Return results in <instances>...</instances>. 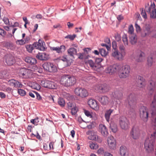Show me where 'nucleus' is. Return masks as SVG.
<instances>
[{"mask_svg":"<svg viewBox=\"0 0 156 156\" xmlns=\"http://www.w3.org/2000/svg\"><path fill=\"white\" fill-rule=\"evenodd\" d=\"M99 131L101 134L104 136H106L108 134V130L105 125L102 124L99 125Z\"/></svg>","mask_w":156,"mask_h":156,"instance_id":"412c9836","label":"nucleus"},{"mask_svg":"<svg viewBox=\"0 0 156 156\" xmlns=\"http://www.w3.org/2000/svg\"><path fill=\"white\" fill-rule=\"evenodd\" d=\"M120 68V65L115 64L107 67L105 69V72L106 73L112 75L118 71Z\"/></svg>","mask_w":156,"mask_h":156,"instance_id":"39448f33","label":"nucleus"},{"mask_svg":"<svg viewBox=\"0 0 156 156\" xmlns=\"http://www.w3.org/2000/svg\"><path fill=\"white\" fill-rule=\"evenodd\" d=\"M36 58L41 60H46L48 59L49 58V55L45 53H40L37 54Z\"/></svg>","mask_w":156,"mask_h":156,"instance_id":"6ab92c4d","label":"nucleus"},{"mask_svg":"<svg viewBox=\"0 0 156 156\" xmlns=\"http://www.w3.org/2000/svg\"><path fill=\"white\" fill-rule=\"evenodd\" d=\"M5 29L7 31H9L10 30H12V33L14 34L16 30H17V28H14L12 26L10 27L5 26L4 27Z\"/></svg>","mask_w":156,"mask_h":156,"instance_id":"e433bc0d","label":"nucleus"},{"mask_svg":"<svg viewBox=\"0 0 156 156\" xmlns=\"http://www.w3.org/2000/svg\"><path fill=\"white\" fill-rule=\"evenodd\" d=\"M84 112L85 115L87 117H89L90 118L91 117V113L89 111L84 110Z\"/></svg>","mask_w":156,"mask_h":156,"instance_id":"052dcab7","label":"nucleus"},{"mask_svg":"<svg viewBox=\"0 0 156 156\" xmlns=\"http://www.w3.org/2000/svg\"><path fill=\"white\" fill-rule=\"evenodd\" d=\"M108 44V45H106L105 47L108 50H109L110 49V41L109 38H107L105 41Z\"/></svg>","mask_w":156,"mask_h":156,"instance_id":"8fccbe9b","label":"nucleus"},{"mask_svg":"<svg viewBox=\"0 0 156 156\" xmlns=\"http://www.w3.org/2000/svg\"><path fill=\"white\" fill-rule=\"evenodd\" d=\"M148 113V109L146 107L142 106L140 108L139 111L140 116L144 122H146L147 121Z\"/></svg>","mask_w":156,"mask_h":156,"instance_id":"20e7f679","label":"nucleus"},{"mask_svg":"<svg viewBox=\"0 0 156 156\" xmlns=\"http://www.w3.org/2000/svg\"><path fill=\"white\" fill-rule=\"evenodd\" d=\"M58 103L61 107H63L65 106V102L64 100L62 98H59L58 99Z\"/></svg>","mask_w":156,"mask_h":156,"instance_id":"a19ab883","label":"nucleus"},{"mask_svg":"<svg viewBox=\"0 0 156 156\" xmlns=\"http://www.w3.org/2000/svg\"><path fill=\"white\" fill-rule=\"evenodd\" d=\"M153 58L152 57L149 56L147 58V65L149 66H151L153 63Z\"/></svg>","mask_w":156,"mask_h":156,"instance_id":"09e8293b","label":"nucleus"},{"mask_svg":"<svg viewBox=\"0 0 156 156\" xmlns=\"http://www.w3.org/2000/svg\"><path fill=\"white\" fill-rule=\"evenodd\" d=\"M155 5L154 3H151L149 7H145V9L147 12H150L151 11L150 13V17L151 18H156V9L155 8Z\"/></svg>","mask_w":156,"mask_h":156,"instance_id":"f8f14e48","label":"nucleus"},{"mask_svg":"<svg viewBox=\"0 0 156 156\" xmlns=\"http://www.w3.org/2000/svg\"><path fill=\"white\" fill-rule=\"evenodd\" d=\"M127 99L128 101L129 105L132 109V112H133L134 111L133 107L135 104V100L134 95L132 94H130L128 96Z\"/></svg>","mask_w":156,"mask_h":156,"instance_id":"dca6fc26","label":"nucleus"},{"mask_svg":"<svg viewBox=\"0 0 156 156\" xmlns=\"http://www.w3.org/2000/svg\"><path fill=\"white\" fill-rule=\"evenodd\" d=\"M38 118H36L34 119H32L30 120L31 122L35 125H37V123L39 122Z\"/></svg>","mask_w":156,"mask_h":156,"instance_id":"bf43d9fd","label":"nucleus"},{"mask_svg":"<svg viewBox=\"0 0 156 156\" xmlns=\"http://www.w3.org/2000/svg\"><path fill=\"white\" fill-rule=\"evenodd\" d=\"M122 40L124 43V45L125 46L128 45V42L127 39V36L126 35L124 34L122 36Z\"/></svg>","mask_w":156,"mask_h":156,"instance_id":"58836bf2","label":"nucleus"},{"mask_svg":"<svg viewBox=\"0 0 156 156\" xmlns=\"http://www.w3.org/2000/svg\"><path fill=\"white\" fill-rule=\"evenodd\" d=\"M112 47L113 48V50H113L115 49H117V44L115 41H114L112 42Z\"/></svg>","mask_w":156,"mask_h":156,"instance_id":"e2e57ef3","label":"nucleus"},{"mask_svg":"<svg viewBox=\"0 0 156 156\" xmlns=\"http://www.w3.org/2000/svg\"><path fill=\"white\" fill-rule=\"evenodd\" d=\"M75 93L76 95L82 98L86 97L88 95L87 91L85 89L80 87L76 88Z\"/></svg>","mask_w":156,"mask_h":156,"instance_id":"9b49d317","label":"nucleus"},{"mask_svg":"<svg viewBox=\"0 0 156 156\" xmlns=\"http://www.w3.org/2000/svg\"><path fill=\"white\" fill-rule=\"evenodd\" d=\"M88 122H86L84 121H83L82 122H81L80 123V126L81 128L83 129H84L86 128V126H87V123H88Z\"/></svg>","mask_w":156,"mask_h":156,"instance_id":"6e6d98bb","label":"nucleus"},{"mask_svg":"<svg viewBox=\"0 0 156 156\" xmlns=\"http://www.w3.org/2000/svg\"><path fill=\"white\" fill-rule=\"evenodd\" d=\"M26 94V92L23 90L20 89V95L23 96Z\"/></svg>","mask_w":156,"mask_h":156,"instance_id":"338daca9","label":"nucleus"},{"mask_svg":"<svg viewBox=\"0 0 156 156\" xmlns=\"http://www.w3.org/2000/svg\"><path fill=\"white\" fill-rule=\"evenodd\" d=\"M99 51V53L102 56L105 57L108 54L107 51L103 48L100 49Z\"/></svg>","mask_w":156,"mask_h":156,"instance_id":"37998d69","label":"nucleus"},{"mask_svg":"<svg viewBox=\"0 0 156 156\" xmlns=\"http://www.w3.org/2000/svg\"><path fill=\"white\" fill-rule=\"evenodd\" d=\"M115 40L118 42H119L121 41V37L120 35L119 34H117L115 36Z\"/></svg>","mask_w":156,"mask_h":156,"instance_id":"69168bd1","label":"nucleus"},{"mask_svg":"<svg viewBox=\"0 0 156 156\" xmlns=\"http://www.w3.org/2000/svg\"><path fill=\"white\" fill-rule=\"evenodd\" d=\"M119 76L120 78H126L129 75L130 68L129 66L126 65L121 67L119 71Z\"/></svg>","mask_w":156,"mask_h":156,"instance_id":"7ed1b4c3","label":"nucleus"},{"mask_svg":"<svg viewBox=\"0 0 156 156\" xmlns=\"http://www.w3.org/2000/svg\"><path fill=\"white\" fill-rule=\"evenodd\" d=\"M26 48L27 51L29 52H31L32 50L34 49V47L33 46V44L31 45H27L26 46Z\"/></svg>","mask_w":156,"mask_h":156,"instance_id":"79ce46f5","label":"nucleus"},{"mask_svg":"<svg viewBox=\"0 0 156 156\" xmlns=\"http://www.w3.org/2000/svg\"><path fill=\"white\" fill-rule=\"evenodd\" d=\"M119 153L121 156H126L128 153L126 147L124 146H121L120 147Z\"/></svg>","mask_w":156,"mask_h":156,"instance_id":"a878e982","label":"nucleus"},{"mask_svg":"<svg viewBox=\"0 0 156 156\" xmlns=\"http://www.w3.org/2000/svg\"><path fill=\"white\" fill-rule=\"evenodd\" d=\"M9 82L11 86H14L15 87L19 88L20 87V83L16 80L12 79L10 80Z\"/></svg>","mask_w":156,"mask_h":156,"instance_id":"7c9ffc66","label":"nucleus"},{"mask_svg":"<svg viewBox=\"0 0 156 156\" xmlns=\"http://www.w3.org/2000/svg\"><path fill=\"white\" fill-rule=\"evenodd\" d=\"M60 62L62 61L64 63L65 65L67 66H69V61L65 57H60L59 58Z\"/></svg>","mask_w":156,"mask_h":156,"instance_id":"c9c22d12","label":"nucleus"},{"mask_svg":"<svg viewBox=\"0 0 156 156\" xmlns=\"http://www.w3.org/2000/svg\"><path fill=\"white\" fill-rule=\"evenodd\" d=\"M129 41L132 44H136L137 42V38L135 34H131L129 35Z\"/></svg>","mask_w":156,"mask_h":156,"instance_id":"2f4dec72","label":"nucleus"},{"mask_svg":"<svg viewBox=\"0 0 156 156\" xmlns=\"http://www.w3.org/2000/svg\"><path fill=\"white\" fill-rule=\"evenodd\" d=\"M89 139L93 140L96 141L100 143H101L102 140L101 138L96 134H92L89 137Z\"/></svg>","mask_w":156,"mask_h":156,"instance_id":"b1692460","label":"nucleus"},{"mask_svg":"<svg viewBox=\"0 0 156 156\" xmlns=\"http://www.w3.org/2000/svg\"><path fill=\"white\" fill-rule=\"evenodd\" d=\"M30 40V38L28 37H26L24 40H20V44H23L27 43Z\"/></svg>","mask_w":156,"mask_h":156,"instance_id":"c03bdc74","label":"nucleus"},{"mask_svg":"<svg viewBox=\"0 0 156 156\" xmlns=\"http://www.w3.org/2000/svg\"><path fill=\"white\" fill-rule=\"evenodd\" d=\"M119 124L121 128L126 130L129 128V120L124 116H121L119 119Z\"/></svg>","mask_w":156,"mask_h":156,"instance_id":"6e6552de","label":"nucleus"},{"mask_svg":"<svg viewBox=\"0 0 156 156\" xmlns=\"http://www.w3.org/2000/svg\"><path fill=\"white\" fill-rule=\"evenodd\" d=\"M76 35L73 34L72 35H68L65 37V38H69L71 40H73L76 37Z\"/></svg>","mask_w":156,"mask_h":156,"instance_id":"3c124183","label":"nucleus"},{"mask_svg":"<svg viewBox=\"0 0 156 156\" xmlns=\"http://www.w3.org/2000/svg\"><path fill=\"white\" fill-rule=\"evenodd\" d=\"M89 64L91 68L94 69H95L97 67V64H95L92 60H90L89 61Z\"/></svg>","mask_w":156,"mask_h":156,"instance_id":"ea45409f","label":"nucleus"},{"mask_svg":"<svg viewBox=\"0 0 156 156\" xmlns=\"http://www.w3.org/2000/svg\"><path fill=\"white\" fill-rule=\"evenodd\" d=\"M76 80L74 76L66 75L62 76L60 80L61 84L66 87H69L74 85L76 83Z\"/></svg>","mask_w":156,"mask_h":156,"instance_id":"f03ea898","label":"nucleus"},{"mask_svg":"<svg viewBox=\"0 0 156 156\" xmlns=\"http://www.w3.org/2000/svg\"><path fill=\"white\" fill-rule=\"evenodd\" d=\"M67 104L68 108L70 109L73 108H74L76 105L75 103H73L71 101L69 102Z\"/></svg>","mask_w":156,"mask_h":156,"instance_id":"603ef678","label":"nucleus"},{"mask_svg":"<svg viewBox=\"0 0 156 156\" xmlns=\"http://www.w3.org/2000/svg\"><path fill=\"white\" fill-rule=\"evenodd\" d=\"M97 99L103 105H106L108 104L109 102V98L106 96L98 97Z\"/></svg>","mask_w":156,"mask_h":156,"instance_id":"aec40b11","label":"nucleus"},{"mask_svg":"<svg viewBox=\"0 0 156 156\" xmlns=\"http://www.w3.org/2000/svg\"><path fill=\"white\" fill-rule=\"evenodd\" d=\"M44 45V42L40 39L38 40V42H35L33 44V46L35 48L41 51H44L45 50Z\"/></svg>","mask_w":156,"mask_h":156,"instance_id":"ddd939ff","label":"nucleus"},{"mask_svg":"<svg viewBox=\"0 0 156 156\" xmlns=\"http://www.w3.org/2000/svg\"><path fill=\"white\" fill-rule=\"evenodd\" d=\"M110 128L112 131L115 133L117 130V125L115 124L112 123L110 124Z\"/></svg>","mask_w":156,"mask_h":156,"instance_id":"f704fd0d","label":"nucleus"},{"mask_svg":"<svg viewBox=\"0 0 156 156\" xmlns=\"http://www.w3.org/2000/svg\"><path fill=\"white\" fill-rule=\"evenodd\" d=\"M137 86L140 87H143L145 85V80L141 76H139L138 77L137 81Z\"/></svg>","mask_w":156,"mask_h":156,"instance_id":"393cba45","label":"nucleus"},{"mask_svg":"<svg viewBox=\"0 0 156 156\" xmlns=\"http://www.w3.org/2000/svg\"><path fill=\"white\" fill-rule=\"evenodd\" d=\"M140 11H141V14L143 18L145 19H147V15L145 10L143 8H142L140 9Z\"/></svg>","mask_w":156,"mask_h":156,"instance_id":"a18cd8bd","label":"nucleus"},{"mask_svg":"<svg viewBox=\"0 0 156 156\" xmlns=\"http://www.w3.org/2000/svg\"><path fill=\"white\" fill-rule=\"evenodd\" d=\"M136 60L137 62H141L145 60L146 56L145 53L140 49L136 50Z\"/></svg>","mask_w":156,"mask_h":156,"instance_id":"9d476101","label":"nucleus"},{"mask_svg":"<svg viewBox=\"0 0 156 156\" xmlns=\"http://www.w3.org/2000/svg\"><path fill=\"white\" fill-rule=\"evenodd\" d=\"M6 72L3 71L0 73V79L4 78L5 77Z\"/></svg>","mask_w":156,"mask_h":156,"instance_id":"680f3d73","label":"nucleus"},{"mask_svg":"<svg viewBox=\"0 0 156 156\" xmlns=\"http://www.w3.org/2000/svg\"><path fill=\"white\" fill-rule=\"evenodd\" d=\"M78 58L81 59L87 58L85 54L84 53H80L78 55Z\"/></svg>","mask_w":156,"mask_h":156,"instance_id":"13d9d810","label":"nucleus"},{"mask_svg":"<svg viewBox=\"0 0 156 156\" xmlns=\"http://www.w3.org/2000/svg\"><path fill=\"white\" fill-rule=\"evenodd\" d=\"M88 103L92 108L95 110H98L99 109V105L95 100L91 99H90L88 101Z\"/></svg>","mask_w":156,"mask_h":156,"instance_id":"a211bd4d","label":"nucleus"},{"mask_svg":"<svg viewBox=\"0 0 156 156\" xmlns=\"http://www.w3.org/2000/svg\"><path fill=\"white\" fill-rule=\"evenodd\" d=\"M135 27L136 31L137 32H138L140 31V27L136 23L135 24Z\"/></svg>","mask_w":156,"mask_h":156,"instance_id":"774afa93","label":"nucleus"},{"mask_svg":"<svg viewBox=\"0 0 156 156\" xmlns=\"http://www.w3.org/2000/svg\"><path fill=\"white\" fill-rule=\"evenodd\" d=\"M71 112L73 115H75L77 112V108L76 105L74 108H72L71 109Z\"/></svg>","mask_w":156,"mask_h":156,"instance_id":"5fc2aeb1","label":"nucleus"},{"mask_svg":"<svg viewBox=\"0 0 156 156\" xmlns=\"http://www.w3.org/2000/svg\"><path fill=\"white\" fill-rule=\"evenodd\" d=\"M32 71L30 69L24 68L20 69V77L23 78H30L32 77Z\"/></svg>","mask_w":156,"mask_h":156,"instance_id":"423d86ee","label":"nucleus"},{"mask_svg":"<svg viewBox=\"0 0 156 156\" xmlns=\"http://www.w3.org/2000/svg\"><path fill=\"white\" fill-rule=\"evenodd\" d=\"M140 135V130L139 127L134 126L133 127L130 133V136L134 140L138 139Z\"/></svg>","mask_w":156,"mask_h":156,"instance_id":"0eeeda50","label":"nucleus"},{"mask_svg":"<svg viewBox=\"0 0 156 156\" xmlns=\"http://www.w3.org/2000/svg\"><path fill=\"white\" fill-rule=\"evenodd\" d=\"M4 60L7 64L10 66L13 65L15 62L13 57L10 54L5 56Z\"/></svg>","mask_w":156,"mask_h":156,"instance_id":"2eb2a0df","label":"nucleus"},{"mask_svg":"<svg viewBox=\"0 0 156 156\" xmlns=\"http://www.w3.org/2000/svg\"><path fill=\"white\" fill-rule=\"evenodd\" d=\"M65 46L61 45L60 47H51L50 48L51 50L55 51L58 53H62L65 50Z\"/></svg>","mask_w":156,"mask_h":156,"instance_id":"5701e85b","label":"nucleus"},{"mask_svg":"<svg viewBox=\"0 0 156 156\" xmlns=\"http://www.w3.org/2000/svg\"><path fill=\"white\" fill-rule=\"evenodd\" d=\"M113 96L115 98H116L118 99L121 98L122 96V94L121 91H115L114 94H113Z\"/></svg>","mask_w":156,"mask_h":156,"instance_id":"473e14b6","label":"nucleus"},{"mask_svg":"<svg viewBox=\"0 0 156 156\" xmlns=\"http://www.w3.org/2000/svg\"><path fill=\"white\" fill-rule=\"evenodd\" d=\"M90 118H92L94 120H96L98 119V115L95 113H91V117Z\"/></svg>","mask_w":156,"mask_h":156,"instance_id":"4d7b16f0","label":"nucleus"},{"mask_svg":"<svg viewBox=\"0 0 156 156\" xmlns=\"http://www.w3.org/2000/svg\"><path fill=\"white\" fill-rule=\"evenodd\" d=\"M114 111V110L112 109H109L106 111L105 113V119L108 122H109L110 115Z\"/></svg>","mask_w":156,"mask_h":156,"instance_id":"c85d7f7f","label":"nucleus"},{"mask_svg":"<svg viewBox=\"0 0 156 156\" xmlns=\"http://www.w3.org/2000/svg\"><path fill=\"white\" fill-rule=\"evenodd\" d=\"M67 52L70 56L73 57L74 55L76 54L77 50L74 48H71L68 50Z\"/></svg>","mask_w":156,"mask_h":156,"instance_id":"c756f323","label":"nucleus"},{"mask_svg":"<svg viewBox=\"0 0 156 156\" xmlns=\"http://www.w3.org/2000/svg\"><path fill=\"white\" fill-rule=\"evenodd\" d=\"M90 147L92 149H96L98 147V145L97 144L94 143H90Z\"/></svg>","mask_w":156,"mask_h":156,"instance_id":"de8ad7c7","label":"nucleus"},{"mask_svg":"<svg viewBox=\"0 0 156 156\" xmlns=\"http://www.w3.org/2000/svg\"><path fill=\"white\" fill-rule=\"evenodd\" d=\"M3 46L8 49L13 50L15 48V46L10 42H5L3 43Z\"/></svg>","mask_w":156,"mask_h":156,"instance_id":"bb28decb","label":"nucleus"},{"mask_svg":"<svg viewBox=\"0 0 156 156\" xmlns=\"http://www.w3.org/2000/svg\"><path fill=\"white\" fill-rule=\"evenodd\" d=\"M49 83V81L48 80H42L41 84L42 87L48 88Z\"/></svg>","mask_w":156,"mask_h":156,"instance_id":"4c0bfd02","label":"nucleus"},{"mask_svg":"<svg viewBox=\"0 0 156 156\" xmlns=\"http://www.w3.org/2000/svg\"><path fill=\"white\" fill-rule=\"evenodd\" d=\"M108 143L109 147L114 149L115 147L116 142L115 140L112 136H110L108 139Z\"/></svg>","mask_w":156,"mask_h":156,"instance_id":"f3484780","label":"nucleus"},{"mask_svg":"<svg viewBox=\"0 0 156 156\" xmlns=\"http://www.w3.org/2000/svg\"><path fill=\"white\" fill-rule=\"evenodd\" d=\"M144 148L148 153H150L153 150L152 145L148 140H146L145 141L144 143Z\"/></svg>","mask_w":156,"mask_h":156,"instance_id":"4be33fe9","label":"nucleus"},{"mask_svg":"<svg viewBox=\"0 0 156 156\" xmlns=\"http://www.w3.org/2000/svg\"><path fill=\"white\" fill-rule=\"evenodd\" d=\"M42 66L45 70L50 72H55L57 70L56 66L50 62L44 63L43 64Z\"/></svg>","mask_w":156,"mask_h":156,"instance_id":"1a4fd4ad","label":"nucleus"},{"mask_svg":"<svg viewBox=\"0 0 156 156\" xmlns=\"http://www.w3.org/2000/svg\"><path fill=\"white\" fill-rule=\"evenodd\" d=\"M151 32L150 25L146 24L144 27L143 30L141 33V36L143 37H145L149 35Z\"/></svg>","mask_w":156,"mask_h":156,"instance_id":"4468645a","label":"nucleus"},{"mask_svg":"<svg viewBox=\"0 0 156 156\" xmlns=\"http://www.w3.org/2000/svg\"><path fill=\"white\" fill-rule=\"evenodd\" d=\"M25 61L31 65L35 64L37 63V61L35 58L32 57H27L25 59Z\"/></svg>","mask_w":156,"mask_h":156,"instance_id":"cd10ccee","label":"nucleus"},{"mask_svg":"<svg viewBox=\"0 0 156 156\" xmlns=\"http://www.w3.org/2000/svg\"><path fill=\"white\" fill-rule=\"evenodd\" d=\"M118 47L120 52L117 49L112 51V56L115 58L119 61H122L126 55L125 48L122 44H119Z\"/></svg>","mask_w":156,"mask_h":156,"instance_id":"f257e3e1","label":"nucleus"},{"mask_svg":"<svg viewBox=\"0 0 156 156\" xmlns=\"http://www.w3.org/2000/svg\"><path fill=\"white\" fill-rule=\"evenodd\" d=\"M32 87L35 89L37 90H40L41 89L40 86L37 83H34L33 84Z\"/></svg>","mask_w":156,"mask_h":156,"instance_id":"49530a36","label":"nucleus"},{"mask_svg":"<svg viewBox=\"0 0 156 156\" xmlns=\"http://www.w3.org/2000/svg\"><path fill=\"white\" fill-rule=\"evenodd\" d=\"M134 29L132 25H130L129 27L128 33L130 34H133Z\"/></svg>","mask_w":156,"mask_h":156,"instance_id":"864d4df0","label":"nucleus"},{"mask_svg":"<svg viewBox=\"0 0 156 156\" xmlns=\"http://www.w3.org/2000/svg\"><path fill=\"white\" fill-rule=\"evenodd\" d=\"M49 84L48 88L54 89H56L57 87V85L53 82L49 81Z\"/></svg>","mask_w":156,"mask_h":156,"instance_id":"72a5a7b5","label":"nucleus"},{"mask_svg":"<svg viewBox=\"0 0 156 156\" xmlns=\"http://www.w3.org/2000/svg\"><path fill=\"white\" fill-rule=\"evenodd\" d=\"M3 21L4 23L7 25H8L9 24V21L8 18L6 17H4L3 19Z\"/></svg>","mask_w":156,"mask_h":156,"instance_id":"0e129e2a","label":"nucleus"}]
</instances>
